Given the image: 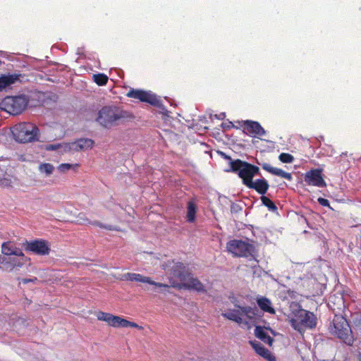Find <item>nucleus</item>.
I'll list each match as a JSON object with an SVG mask.
<instances>
[{
  "label": "nucleus",
  "instance_id": "nucleus-1",
  "mask_svg": "<svg viewBox=\"0 0 361 361\" xmlns=\"http://www.w3.org/2000/svg\"><path fill=\"white\" fill-rule=\"evenodd\" d=\"M161 268L166 271L170 286L177 288L193 289L198 292H205L203 284L192 276L189 268L182 262L168 260L161 264ZM124 279L130 281L148 283L159 288H169V286L154 281L150 277L136 273H127L123 276Z\"/></svg>",
  "mask_w": 361,
  "mask_h": 361
},
{
  "label": "nucleus",
  "instance_id": "nucleus-2",
  "mask_svg": "<svg viewBox=\"0 0 361 361\" xmlns=\"http://www.w3.org/2000/svg\"><path fill=\"white\" fill-rule=\"evenodd\" d=\"M226 171L238 174L243 185L249 189L255 190L259 195H265L269 188V183L264 178L253 180L255 176L261 175L259 168L247 161L235 159L231 163V168Z\"/></svg>",
  "mask_w": 361,
  "mask_h": 361
},
{
  "label": "nucleus",
  "instance_id": "nucleus-3",
  "mask_svg": "<svg viewBox=\"0 0 361 361\" xmlns=\"http://www.w3.org/2000/svg\"><path fill=\"white\" fill-rule=\"evenodd\" d=\"M329 329L331 335L341 339L346 345L349 346L353 345L355 341L353 331L347 319L342 315L335 314Z\"/></svg>",
  "mask_w": 361,
  "mask_h": 361
},
{
  "label": "nucleus",
  "instance_id": "nucleus-4",
  "mask_svg": "<svg viewBox=\"0 0 361 361\" xmlns=\"http://www.w3.org/2000/svg\"><path fill=\"white\" fill-rule=\"evenodd\" d=\"M12 133L15 139L22 143L39 140L38 127L30 123H20L13 126Z\"/></svg>",
  "mask_w": 361,
  "mask_h": 361
},
{
  "label": "nucleus",
  "instance_id": "nucleus-5",
  "mask_svg": "<svg viewBox=\"0 0 361 361\" xmlns=\"http://www.w3.org/2000/svg\"><path fill=\"white\" fill-rule=\"evenodd\" d=\"M291 326L302 332L305 329H314L317 326V317L314 313L303 309H299L295 317L290 320Z\"/></svg>",
  "mask_w": 361,
  "mask_h": 361
},
{
  "label": "nucleus",
  "instance_id": "nucleus-6",
  "mask_svg": "<svg viewBox=\"0 0 361 361\" xmlns=\"http://www.w3.org/2000/svg\"><path fill=\"white\" fill-rule=\"evenodd\" d=\"M1 109L12 115L21 114L28 104V99L25 95L8 96L1 102Z\"/></svg>",
  "mask_w": 361,
  "mask_h": 361
},
{
  "label": "nucleus",
  "instance_id": "nucleus-7",
  "mask_svg": "<svg viewBox=\"0 0 361 361\" xmlns=\"http://www.w3.org/2000/svg\"><path fill=\"white\" fill-rule=\"evenodd\" d=\"M97 319L99 321L105 322L109 326L114 328L133 327L139 330H143V326L128 321L121 317L114 315L111 313L99 311L96 312Z\"/></svg>",
  "mask_w": 361,
  "mask_h": 361
},
{
  "label": "nucleus",
  "instance_id": "nucleus-8",
  "mask_svg": "<svg viewBox=\"0 0 361 361\" xmlns=\"http://www.w3.org/2000/svg\"><path fill=\"white\" fill-rule=\"evenodd\" d=\"M123 117V112L116 106H104L98 113L97 121L104 127H111L116 121Z\"/></svg>",
  "mask_w": 361,
  "mask_h": 361
},
{
  "label": "nucleus",
  "instance_id": "nucleus-9",
  "mask_svg": "<svg viewBox=\"0 0 361 361\" xmlns=\"http://www.w3.org/2000/svg\"><path fill=\"white\" fill-rule=\"evenodd\" d=\"M228 251L234 256L238 257H247L252 255L253 252V246L242 240H230L227 245Z\"/></svg>",
  "mask_w": 361,
  "mask_h": 361
},
{
  "label": "nucleus",
  "instance_id": "nucleus-10",
  "mask_svg": "<svg viewBox=\"0 0 361 361\" xmlns=\"http://www.w3.org/2000/svg\"><path fill=\"white\" fill-rule=\"evenodd\" d=\"M24 247L26 251L32 252L41 256L48 255L51 250L48 241L43 239L26 241L24 243Z\"/></svg>",
  "mask_w": 361,
  "mask_h": 361
},
{
  "label": "nucleus",
  "instance_id": "nucleus-11",
  "mask_svg": "<svg viewBox=\"0 0 361 361\" xmlns=\"http://www.w3.org/2000/svg\"><path fill=\"white\" fill-rule=\"evenodd\" d=\"M126 96L130 98L136 99L142 102H147L154 106H157L159 99L154 94L142 90L131 89L129 90Z\"/></svg>",
  "mask_w": 361,
  "mask_h": 361
},
{
  "label": "nucleus",
  "instance_id": "nucleus-12",
  "mask_svg": "<svg viewBox=\"0 0 361 361\" xmlns=\"http://www.w3.org/2000/svg\"><path fill=\"white\" fill-rule=\"evenodd\" d=\"M305 182L308 185L323 188L326 185L322 177V170L320 169H311L307 171L304 177Z\"/></svg>",
  "mask_w": 361,
  "mask_h": 361
},
{
  "label": "nucleus",
  "instance_id": "nucleus-13",
  "mask_svg": "<svg viewBox=\"0 0 361 361\" xmlns=\"http://www.w3.org/2000/svg\"><path fill=\"white\" fill-rule=\"evenodd\" d=\"M75 224L79 225H88L91 224L93 226H98L101 228H104L109 231L116 230L113 226L104 224L98 221H90L84 212H80L75 216V219L72 221Z\"/></svg>",
  "mask_w": 361,
  "mask_h": 361
},
{
  "label": "nucleus",
  "instance_id": "nucleus-14",
  "mask_svg": "<svg viewBox=\"0 0 361 361\" xmlns=\"http://www.w3.org/2000/svg\"><path fill=\"white\" fill-rule=\"evenodd\" d=\"M244 129L247 134L253 137H262L266 134L264 129L257 121H245L244 122Z\"/></svg>",
  "mask_w": 361,
  "mask_h": 361
},
{
  "label": "nucleus",
  "instance_id": "nucleus-15",
  "mask_svg": "<svg viewBox=\"0 0 361 361\" xmlns=\"http://www.w3.org/2000/svg\"><path fill=\"white\" fill-rule=\"evenodd\" d=\"M94 141L90 138H80L68 144V148L71 151L80 152L92 149Z\"/></svg>",
  "mask_w": 361,
  "mask_h": 361
},
{
  "label": "nucleus",
  "instance_id": "nucleus-16",
  "mask_svg": "<svg viewBox=\"0 0 361 361\" xmlns=\"http://www.w3.org/2000/svg\"><path fill=\"white\" fill-rule=\"evenodd\" d=\"M250 345L255 350V351L264 357L267 361H276V357L271 354V353L264 348V346L258 341H250Z\"/></svg>",
  "mask_w": 361,
  "mask_h": 361
},
{
  "label": "nucleus",
  "instance_id": "nucleus-17",
  "mask_svg": "<svg viewBox=\"0 0 361 361\" xmlns=\"http://www.w3.org/2000/svg\"><path fill=\"white\" fill-rule=\"evenodd\" d=\"M238 309L229 310L228 312L222 313V316L224 318H226L231 321H233L238 324H243L244 322L243 320L242 317L243 316V312L242 311V306L235 305ZM248 322H245V324H247Z\"/></svg>",
  "mask_w": 361,
  "mask_h": 361
},
{
  "label": "nucleus",
  "instance_id": "nucleus-18",
  "mask_svg": "<svg viewBox=\"0 0 361 361\" xmlns=\"http://www.w3.org/2000/svg\"><path fill=\"white\" fill-rule=\"evenodd\" d=\"M262 168L264 170H265L266 171H267L273 175L280 176V177L286 178L288 180H291L293 178L292 174L290 173L284 171L283 170H282L281 169L273 167L268 163H263L262 164Z\"/></svg>",
  "mask_w": 361,
  "mask_h": 361
},
{
  "label": "nucleus",
  "instance_id": "nucleus-19",
  "mask_svg": "<svg viewBox=\"0 0 361 361\" xmlns=\"http://www.w3.org/2000/svg\"><path fill=\"white\" fill-rule=\"evenodd\" d=\"M21 76V74L16 73L1 75L0 77V90L14 84Z\"/></svg>",
  "mask_w": 361,
  "mask_h": 361
},
{
  "label": "nucleus",
  "instance_id": "nucleus-20",
  "mask_svg": "<svg viewBox=\"0 0 361 361\" xmlns=\"http://www.w3.org/2000/svg\"><path fill=\"white\" fill-rule=\"evenodd\" d=\"M242 311L243 312V316H245L250 322H255L256 319L261 317L257 307L244 306L242 307Z\"/></svg>",
  "mask_w": 361,
  "mask_h": 361
},
{
  "label": "nucleus",
  "instance_id": "nucleus-21",
  "mask_svg": "<svg viewBox=\"0 0 361 361\" xmlns=\"http://www.w3.org/2000/svg\"><path fill=\"white\" fill-rule=\"evenodd\" d=\"M255 334L257 338L264 343L268 344L269 346L272 345L274 339L265 331L263 327L257 326L255 329Z\"/></svg>",
  "mask_w": 361,
  "mask_h": 361
},
{
  "label": "nucleus",
  "instance_id": "nucleus-22",
  "mask_svg": "<svg viewBox=\"0 0 361 361\" xmlns=\"http://www.w3.org/2000/svg\"><path fill=\"white\" fill-rule=\"evenodd\" d=\"M257 303L262 310L270 314H274L275 310L271 307V302L269 299L262 297L257 300Z\"/></svg>",
  "mask_w": 361,
  "mask_h": 361
},
{
  "label": "nucleus",
  "instance_id": "nucleus-23",
  "mask_svg": "<svg viewBox=\"0 0 361 361\" xmlns=\"http://www.w3.org/2000/svg\"><path fill=\"white\" fill-rule=\"evenodd\" d=\"M351 324L353 331L356 334H361V312H354L351 314Z\"/></svg>",
  "mask_w": 361,
  "mask_h": 361
},
{
  "label": "nucleus",
  "instance_id": "nucleus-24",
  "mask_svg": "<svg viewBox=\"0 0 361 361\" xmlns=\"http://www.w3.org/2000/svg\"><path fill=\"white\" fill-rule=\"evenodd\" d=\"M197 211V207L195 203L192 201L188 202L187 205V221L190 223H193L196 219V214Z\"/></svg>",
  "mask_w": 361,
  "mask_h": 361
},
{
  "label": "nucleus",
  "instance_id": "nucleus-25",
  "mask_svg": "<svg viewBox=\"0 0 361 361\" xmlns=\"http://www.w3.org/2000/svg\"><path fill=\"white\" fill-rule=\"evenodd\" d=\"M329 305L333 310L336 311V309L341 310L344 307V301L342 296L336 297L335 295H331L329 297Z\"/></svg>",
  "mask_w": 361,
  "mask_h": 361
},
{
  "label": "nucleus",
  "instance_id": "nucleus-26",
  "mask_svg": "<svg viewBox=\"0 0 361 361\" xmlns=\"http://www.w3.org/2000/svg\"><path fill=\"white\" fill-rule=\"evenodd\" d=\"M16 247L11 241L4 242L1 245V252L5 255H12Z\"/></svg>",
  "mask_w": 361,
  "mask_h": 361
},
{
  "label": "nucleus",
  "instance_id": "nucleus-27",
  "mask_svg": "<svg viewBox=\"0 0 361 361\" xmlns=\"http://www.w3.org/2000/svg\"><path fill=\"white\" fill-rule=\"evenodd\" d=\"M108 79L109 78L107 75L104 73H97L93 75L94 82L99 86L105 85L108 82Z\"/></svg>",
  "mask_w": 361,
  "mask_h": 361
},
{
  "label": "nucleus",
  "instance_id": "nucleus-28",
  "mask_svg": "<svg viewBox=\"0 0 361 361\" xmlns=\"http://www.w3.org/2000/svg\"><path fill=\"white\" fill-rule=\"evenodd\" d=\"M261 201L262 204L267 207L270 211L275 212L277 210V207L274 204V202L270 200L269 197L264 196V195H261Z\"/></svg>",
  "mask_w": 361,
  "mask_h": 361
},
{
  "label": "nucleus",
  "instance_id": "nucleus-29",
  "mask_svg": "<svg viewBox=\"0 0 361 361\" xmlns=\"http://www.w3.org/2000/svg\"><path fill=\"white\" fill-rule=\"evenodd\" d=\"M39 170L41 173H45L46 176H49L53 173L54 167L49 163H43L39 166Z\"/></svg>",
  "mask_w": 361,
  "mask_h": 361
},
{
  "label": "nucleus",
  "instance_id": "nucleus-30",
  "mask_svg": "<svg viewBox=\"0 0 361 361\" xmlns=\"http://www.w3.org/2000/svg\"><path fill=\"white\" fill-rule=\"evenodd\" d=\"M79 166V165L78 164H68V163H63V164H61L59 166H58V169L62 172V173H65L71 169H78Z\"/></svg>",
  "mask_w": 361,
  "mask_h": 361
},
{
  "label": "nucleus",
  "instance_id": "nucleus-31",
  "mask_svg": "<svg viewBox=\"0 0 361 361\" xmlns=\"http://www.w3.org/2000/svg\"><path fill=\"white\" fill-rule=\"evenodd\" d=\"M279 159L281 162L286 164L292 163L294 160L293 156L288 153H281Z\"/></svg>",
  "mask_w": 361,
  "mask_h": 361
},
{
  "label": "nucleus",
  "instance_id": "nucleus-32",
  "mask_svg": "<svg viewBox=\"0 0 361 361\" xmlns=\"http://www.w3.org/2000/svg\"><path fill=\"white\" fill-rule=\"evenodd\" d=\"M20 280V283H23V284H26L28 283H36L38 281V279L37 277H33L31 279H21Z\"/></svg>",
  "mask_w": 361,
  "mask_h": 361
},
{
  "label": "nucleus",
  "instance_id": "nucleus-33",
  "mask_svg": "<svg viewBox=\"0 0 361 361\" xmlns=\"http://www.w3.org/2000/svg\"><path fill=\"white\" fill-rule=\"evenodd\" d=\"M317 201L319 203V204H321L322 206L330 207V204L327 199H325L323 197H319Z\"/></svg>",
  "mask_w": 361,
  "mask_h": 361
},
{
  "label": "nucleus",
  "instance_id": "nucleus-34",
  "mask_svg": "<svg viewBox=\"0 0 361 361\" xmlns=\"http://www.w3.org/2000/svg\"><path fill=\"white\" fill-rule=\"evenodd\" d=\"M12 255H16V256H18V257H24V253L20 248L16 247Z\"/></svg>",
  "mask_w": 361,
  "mask_h": 361
},
{
  "label": "nucleus",
  "instance_id": "nucleus-35",
  "mask_svg": "<svg viewBox=\"0 0 361 361\" xmlns=\"http://www.w3.org/2000/svg\"><path fill=\"white\" fill-rule=\"evenodd\" d=\"M220 154H221V157H223L224 159L229 161V166L231 167V163L232 161H234V160H233L232 158L229 155H227L226 153H224L223 152H220Z\"/></svg>",
  "mask_w": 361,
  "mask_h": 361
},
{
  "label": "nucleus",
  "instance_id": "nucleus-36",
  "mask_svg": "<svg viewBox=\"0 0 361 361\" xmlns=\"http://www.w3.org/2000/svg\"><path fill=\"white\" fill-rule=\"evenodd\" d=\"M8 264H9V267H10V269L11 270H13V268H15L16 267H20L22 265H23V263H20V262H18V263H10V262H7Z\"/></svg>",
  "mask_w": 361,
  "mask_h": 361
},
{
  "label": "nucleus",
  "instance_id": "nucleus-37",
  "mask_svg": "<svg viewBox=\"0 0 361 361\" xmlns=\"http://www.w3.org/2000/svg\"><path fill=\"white\" fill-rule=\"evenodd\" d=\"M4 259L1 257V255H0V264H2L4 262Z\"/></svg>",
  "mask_w": 361,
  "mask_h": 361
},
{
  "label": "nucleus",
  "instance_id": "nucleus-38",
  "mask_svg": "<svg viewBox=\"0 0 361 361\" xmlns=\"http://www.w3.org/2000/svg\"><path fill=\"white\" fill-rule=\"evenodd\" d=\"M48 149H55V147H54V145H50V146L48 147Z\"/></svg>",
  "mask_w": 361,
  "mask_h": 361
},
{
  "label": "nucleus",
  "instance_id": "nucleus-39",
  "mask_svg": "<svg viewBox=\"0 0 361 361\" xmlns=\"http://www.w3.org/2000/svg\"><path fill=\"white\" fill-rule=\"evenodd\" d=\"M221 115H222V117H221V118H219V119H220V118H224V117L225 116V114H222Z\"/></svg>",
  "mask_w": 361,
  "mask_h": 361
}]
</instances>
